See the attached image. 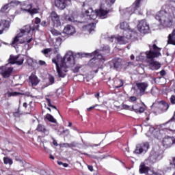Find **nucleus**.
Returning a JSON list of instances; mask_svg holds the SVG:
<instances>
[{"instance_id":"f257e3e1","label":"nucleus","mask_w":175,"mask_h":175,"mask_svg":"<svg viewBox=\"0 0 175 175\" xmlns=\"http://www.w3.org/2000/svg\"><path fill=\"white\" fill-rule=\"evenodd\" d=\"M62 59L60 66L58 65V62L56 59H53L52 62L55 64L57 72L59 77H65L66 76V72H68V68H72L75 66V57H73V52L69 51L64 56V59Z\"/></svg>"},{"instance_id":"f03ea898","label":"nucleus","mask_w":175,"mask_h":175,"mask_svg":"<svg viewBox=\"0 0 175 175\" xmlns=\"http://www.w3.org/2000/svg\"><path fill=\"white\" fill-rule=\"evenodd\" d=\"M149 47L150 49L149 52L146 53V58L151 59L149 62V66L152 70H158L161 68V63L155 61L154 58H157V57H159V55H161V53H159V48L155 44L152 46L149 45Z\"/></svg>"},{"instance_id":"7ed1b4c3","label":"nucleus","mask_w":175,"mask_h":175,"mask_svg":"<svg viewBox=\"0 0 175 175\" xmlns=\"http://www.w3.org/2000/svg\"><path fill=\"white\" fill-rule=\"evenodd\" d=\"M83 13L88 17V20H96V18L100 17V18H107V10H105L103 8L96 10V12H94L92 8H88V5L85 3L83 4Z\"/></svg>"},{"instance_id":"20e7f679","label":"nucleus","mask_w":175,"mask_h":175,"mask_svg":"<svg viewBox=\"0 0 175 175\" xmlns=\"http://www.w3.org/2000/svg\"><path fill=\"white\" fill-rule=\"evenodd\" d=\"M155 18L161 23L163 27L170 28V27L173 24V22L172 21V18L170 17V16H169V14H167L166 11H160L156 15Z\"/></svg>"},{"instance_id":"39448f33","label":"nucleus","mask_w":175,"mask_h":175,"mask_svg":"<svg viewBox=\"0 0 175 175\" xmlns=\"http://www.w3.org/2000/svg\"><path fill=\"white\" fill-rule=\"evenodd\" d=\"M131 38H132V31H128L127 33L126 31L124 36H112L108 38V40L111 42V43L114 42L118 44H126Z\"/></svg>"},{"instance_id":"423d86ee","label":"nucleus","mask_w":175,"mask_h":175,"mask_svg":"<svg viewBox=\"0 0 175 175\" xmlns=\"http://www.w3.org/2000/svg\"><path fill=\"white\" fill-rule=\"evenodd\" d=\"M162 158H163V152L161 150L159 146H156L151 150L148 159L150 162H152V163H155V162L161 161Z\"/></svg>"},{"instance_id":"0eeeda50","label":"nucleus","mask_w":175,"mask_h":175,"mask_svg":"<svg viewBox=\"0 0 175 175\" xmlns=\"http://www.w3.org/2000/svg\"><path fill=\"white\" fill-rule=\"evenodd\" d=\"M140 1L142 0H136L131 7L120 10L121 14H126V16H131L133 14L135 10H137L140 7Z\"/></svg>"},{"instance_id":"6e6552de","label":"nucleus","mask_w":175,"mask_h":175,"mask_svg":"<svg viewBox=\"0 0 175 175\" xmlns=\"http://www.w3.org/2000/svg\"><path fill=\"white\" fill-rule=\"evenodd\" d=\"M149 148L150 144L147 142L138 144L135 147L134 154H146Z\"/></svg>"},{"instance_id":"1a4fd4ad","label":"nucleus","mask_w":175,"mask_h":175,"mask_svg":"<svg viewBox=\"0 0 175 175\" xmlns=\"http://www.w3.org/2000/svg\"><path fill=\"white\" fill-rule=\"evenodd\" d=\"M138 93V96H143V95H146L147 92H146L147 90V88H148V83L147 82H138L135 84Z\"/></svg>"},{"instance_id":"9d476101","label":"nucleus","mask_w":175,"mask_h":175,"mask_svg":"<svg viewBox=\"0 0 175 175\" xmlns=\"http://www.w3.org/2000/svg\"><path fill=\"white\" fill-rule=\"evenodd\" d=\"M21 10L27 12V13H29L31 16H33V14H36V13H39L38 8H32V5L27 4L25 2L21 3Z\"/></svg>"},{"instance_id":"9b49d317","label":"nucleus","mask_w":175,"mask_h":175,"mask_svg":"<svg viewBox=\"0 0 175 175\" xmlns=\"http://www.w3.org/2000/svg\"><path fill=\"white\" fill-rule=\"evenodd\" d=\"M137 27L142 33H148V31H150V25L144 19L139 21Z\"/></svg>"},{"instance_id":"f8f14e48","label":"nucleus","mask_w":175,"mask_h":175,"mask_svg":"<svg viewBox=\"0 0 175 175\" xmlns=\"http://www.w3.org/2000/svg\"><path fill=\"white\" fill-rule=\"evenodd\" d=\"M9 64H11L12 65H14V64H16V65H23L24 64V56L23 55H10L9 59Z\"/></svg>"},{"instance_id":"ddd939ff","label":"nucleus","mask_w":175,"mask_h":175,"mask_svg":"<svg viewBox=\"0 0 175 175\" xmlns=\"http://www.w3.org/2000/svg\"><path fill=\"white\" fill-rule=\"evenodd\" d=\"M139 173L143 174V173L146 174V175H161V174L154 172V170L150 169V167L146 166L144 164H141L139 166Z\"/></svg>"},{"instance_id":"4468645a","label":"nucleus","mask_w":175,"mask_h":175,"mask_svg":"<svg viewBox=\"0 0 175 175\" xmlns=\"http://www.w3.org/2000/svg\"><path fill=\"white\" fill-rule=\"evenodd\" d=\"M9 64H6V66H3L1 68V75L4 77V79H9L10 77V75L13 72L12 67H8Z\"/></svg>"},{"instance_id":"2eb2a0df","label":"nucleus","mask_w":175,"mask_h":175,"mask_svg":"<svg viewBox=\"0 0 175 175\" xmlns=\"http://www.w3.org/2000/svg\"><path fill=\"white\" fill-rule=\"evenodd\" d=\"M68 5H70V0H55V6L60 10H64Z\"/></svg>"},{"instance_id":"dca6fc26","label":"nucleus","mask_w":175,"mask_h":175,"mask_svg":"<svg viewBox=\"0 0 175 175\" xmlns=\"http://www.w3.org/2000/svg\"><path fill=\"white\" fill-rule=\"evenodd\" d=\"M83 24L84 23L82 22H78L77 25L78 27H82L83 31H88L89 33H91V32L95 29V23H92L88 25Z\"/></svg>"},{"instance_id":"f3484780","label":"nucleus","mask_w":175,"mask_h":175,"mask_svg":"<svg viewBox=\"0 0 175 175\" xmlns=\"http://www.w3.org/2000/svg\"><path fill=\"white\" fill-rule=\"evenodd\" d=\"M174 144L175 139L173 137H165L163 139V146L165 148H169V147H172V145Z\"/></svg>"},{"instance_id":"a211bd4d","label":"nucleus","mask_w":175,"mask_h":175,"mask_svg":"<svg viewBox=\"0 0 175 175\" xmlns=\"http://www.w3.org/2000/svg\"><path fill=\"white\" fill-rule=\"evenodd\" d=\"M51 20L54 24V27H59L61 25V20H59V16L57 13L53 11L51 14Z\"/></svg>"},{"instance_id":"6ab92c4d","label":"nucleus","mask_w":175,"mask_h":175,"mask_svg":"<svg viewBox=\"0 0 175 175\" xmlns=\"http://www.w3.org/2000/svg\"><path fill=\"white\" fill-rule=\"evenodd\" d=\"M10 27V22L6 20H2L0 22V35L3 33V31H8Z\"/></svg>"},{"instance_id":"aec40b11","label":"nucleus","mask_w":175,"mask_h":175,"mask_svg":"<svg viewBox=\"0 0 175 175\" xmlns=\"http://www.w3.org/2000/svg\"><path fill=\"white\" fill-rule=\"evenodd\" d=\"M29 83L30 84H31V87H36V85L38 84H39L40 83V80L38 78V77H36V75L31 74L29 77Z\"/></svg>"},{"instance_id":"412c9836","label":"nucleus","mask_w":175,"mask_h":175,"mask_svg":"<svg viewBox=\"0 0 175 175\" xmlns=\"http://www.w3.org/2000/svg\"><path fill=\"white\" fill-rule=\"evenodd\" d=\"M63 32L64 33H66V35H73V33H76V29L73 26L68 25L64 27Z\"/></svg>"},{"instance_id":"4be33fe9","label":"nucleus","mask_w":175,"mask_h":175,"mask_svg":"<svg viewBox=\"0 0 175 175\" xmlns=\"http://www.w3.org/2000/svg\"><path fill=\"white\" fill-rule=\"evenodd\" d=\"M24 33H25L21 30V32L18 33L12 41V44H20V42H23V40H20V38H23V36H24Z\"/></svg>"},{"instance_id":"5701e85b","label":"nucleus","mask_w":175,"mask_h":175,"mask_svg":"<svg viewBox=\"0 0 175 175\" xmlns=\"http://www.w3.org/2000/svg\"><path fill=\"white\" fill-rule=\"evenodd\" d=\"M88 55H90V57H94L98 61V62H99L100 59H103V55H102L98 51H96L92 53H88Z\"/></svg>"},{"instance_id":"b1692460","label":"nucleus","mask_w":175,"mask_h":175,"mask_svg":"<svg viewBox=\"0 0 175 175\" xmlns=\"http://www.w3.org/2000/svg\"><path fill=\"white\" fill-rule=\"evenodd\" d=\"M113 65L116 69H118V68H121V66H122V59L115 58L113 60Z\"/></svg>"},{"instance_id":"393cba45","label":"nucleus","mask_w":175,"mask_h":175,"mask_svg":"<svg viewBox=\"0 0 175 175\" xmlns=\"http://www.w3.org/2000/svg\"><path fill=\"white\" fill-rule=\"evenodd\" d=\"M88 65L90 68H98V66H99V62L95 57H93L90 60Z\"/></svg>"},{"instance_id":"a878e982","label":"nucleus","mask_w":175,"mask_h":175,"mask_svg":"<svg viewBox=\"0 0 175 175\" xmlns=\"http://www.w3.org/2000/svg\"><path fill=\"white\" fill-rule=\"evenodd\" d=\"M170 105L169 103H166L165 101H161L160 102V107L162 110V111H167L169 110Z\"/></svg>"},{"instance_id":"bb28decb","label":"nucleus","mask_w":175,"mask_h":175,"mask_svg":"<svg viewBox=\"0 0 175 175\" xmlns=\"http://www.w3.org/2000/svg\"><path fill=\"white\" fill-rule=\"evenodd\" d=\"M33 40V38H32V35L27 36L25 38H24L22 41H19L20 44H23L24 43L29 44Z\"/></svg>"},{"instance_id":"cd10ccee","label":"nucleus","mask_w":175,"mask_h":175,"mask_svg":"<svg viewBox=\"0 0 175 175\" xmlns=\"http://www.w3.org/2000/svg\"><path fill=\"white\" fill-rule=\"evenodd\" d=\"M10 8H16L18 5H20V1L17 0H12L10 3H8Z\"/></svg>"},{"instance_id":"c85d7f7f","label":"nucleus","mask_w":175,"mask_h":175,"mask_svg":"<svg viewBox=\"0 0 175 175\" xmlns=\"http://www.w3.org/2000/svg\"><path fill=\"white\" fill-rule=\"evenodd\" d=\"M23 32L25 33H29L31 32V30H32V28H31V26L29 25H27L21 29Z\"/></svg>"},{"instance_id":"c756f323","label":"nucleus","mask_w":175,"mask_h":175,"mask_svg":"<svg viewBox=\"0 0 175 175\" xmlns=\"http://www.w3.org/2000/svg\"><path fill=\"white\" fill-rule=\"evenodd\" d=\"M120 29L126 31L127 29H129V25L126 22H123L120 23Z\"/></svg>"},{"instance_id":"7c9ffc66","label":"nucleus","mask_w":175,"mask_h":175,"mask_svg":"<svg viewBox=\"0 0 175 175\" xmlns=\"http://www.w3.org/2000/svg\"><path fill=\"white\" fill-rule=\"evenodd\" d=\"M46 120H48V121H49L50 122H53L54 124H55V122H57V120H55L54 118V117H53V116H51V114H46Z\"/></svg>"},{"instance_id":"2f4dec72","label":"nucleus","mask_w":175,"mask_h":175,"mask_svg":"<svg viewBox=\"0 0 175 175\" xmlns=\"http://www.w3.org/2000/svg\"><path fill=\"white\" fill-rule=\"evenodd\" d=\"M37 131L38 132H43V133H46L47 130L46 129V127L42 124H38L37 127Z\"/></svg>"},{"instance_id":"473e14b6","label":"nucleus","mask_w":175,"mask_h":175,"mask_svg":"<svg viewBox=\"0 0 175 175\" xmlns=\"http://www.w3.org/2000/svg\"><path fill=\"white\" fill-rule=\"evenodd\" d=\"M3 163L5 165H13V160L9 157H4L3 158Z\"/></svg>"},{"instance_id":"72a5a7b5","label":"nucleus","mask_w":175,"mask_h":175,"mask_svg":"<svg viewBox=\"0 0 175 175\" xmlns=\"http://www.w3.org/2000/svg\"><path fill=\"white\" fill-rule=\"evenodd\" d=\"M64 18L66 20V21H69L70 23H75V18L70 17L66 14H64Z\"/></svg>"},{"instance_id":"f704fd0d","label":"nucleus","mask_w":175,"mask_h":175,"mask_svg":"<svg viewBox=\"0 0 175 175\" xmlns=\"http://www.w3.org/2000/svg\"><path fill=\"white\" fill-rule=\"evenodd\" d=\"M52 51H53V49L51 48H49V49H43L42 51H41V53H42V54H44V55H47L49 53H51Z\"/></svg>"},{"instance_id":"c9c22d12","label":"nucleus","mask_w":175,"mask_h":175,"mask_svg":"<svg viewBox=\"0 0 175 175\" xmlns=\"http://www.w3.org/2000/svg\"><path fill=\"white\" fill-rule=\"evenodd\" d=\"M139 105L136 104L135 105H133L131 107V110H133L135 113H139Z\"/></svg>"},{"instance_id":"e433bc0d","label":"nucleus","mask_w":175,"mask_h":175,"mask_svg":"<svg viewBox=\"0 0 175 175\" xmlns=\"http://www.w3.org/2000/svg\"><path fill=\"white\" fill-rule=\"evenodd\" d=\"M51 32L54 36H58L61 35V32L58 31V30H55V29L51 30Z\"/></svg>"},{"instance_id":"4c0bfd02","label":"nucleus","mask_w":175,"mask_h":175,"mask_svg":"<svg viewBox=\"0 0 175 175\" xmlns=\"http://www.w3.org/2000/svg\"><path fill=\"white\" fill-rule=\"evenodd\" d=\"M118 83H119L120 84L118 85H115L114 88H121V87L124 85V81L121 79H118Z\"/></svg>"},{"instance_id":"58836bf2","label":"nucleus","mask_w":175,"mask_h":175,"mask_svg":"<svg viewBox=\"0 0 175 175\" xmlns=\"http://www.w3.org/2000/svg\"><path fill=\"white\" fill-rule=\"evenodd\" d=\"M21 93L17 92H12L8 93V96H17L18 95H21Z\"/></svg>"},{"instance_id":"ea45409f","label":"nucleus","mask_w":175,"mask_h":175,"mask_svg":"<svg viewBox=\"0 0 175 175\" xmlns=\"http://www.w3.org/2000/svg\"><path fill=\"white\" fill-rule=\"evenodd\" d=\"M9 8H10V6L9 5V3H7L5 5H4L1 9V12H2L3 13L5 12V11L7 10V9H9Z\"/></svg>"},{"instance_id":"a19ab883","label":"nucleus","mask_w":175,"mask_h":175,"mask_svg":"<svg viewBox=\"0 0 175 175\" xmlns=\"http://www.w3.org/2000/svg\"><path fill=\"white\" fill-rule=\"evenodd\" d=\"M114 2H116V0H106V3L108 6H111Z\"/></svg>"},{"instance_id":"79ce46f5","label":"nucleus","mask_w":175,"mask_h":175,"mask_svg":"<svg viewBox=\"0 0 175 175\" xmlns=\"http://www.w3.org/2000/svg\"><path fill=\"white\" fill-rule=\"evenodd\" d=\"M122 108L124 109V110H132V108H131V107L128 105H125V104H123L122 105Z\"/></svg>"},{"instance_id":"37998d69","label":"nucleus","mask_w":175,"mask_h":175,"mask_svg":"<svg viewBox=\"0 0 175 175\" xmlns=\"http://www.w3.org/2000/svg\"><path fill=\"white\" fill-rule=\"evenodd\" d=\"M172 105H175V96L172 95L170 98Z\"/></svg>"},{"instance_id":"c03bdc74","label":"nucleus","mask_w":175,"mask_h":175,"mask_svg":"<svg viewBox=\"0 0 175 175\" xmlns=\"http://www.w3.org/2000/svg\"><path fill=\"white\" fill-rule=\"evenodd\" d=\"M170 165H171V166H170V168H171V169H174V168H175V158H174V157L173 158V161H172V163L170 162Z\"/></svg>"},{"instance_id":"a18cd8bd","label":"nucleus","mask_w":175,"mask_h":175,"mask_svg":"<svg viewBox=\"0 0 175 175\" xmlns=\"http://www.w3.org/2000/svg\"><path fill=\"white\" fill-rule=\"evenodd\" d=\"M45 99L47 102L48 106H51V100L50 98H49V96H46Z\"/></svg>"},{"instance_id":"49530a36","label":"nucleus","mask_w":175,"mask_h":175,"mask_svg":"<svg viewBox=\"0 0 175 175\" xmlns=\"http://www.w3.org/2000/svg\"><path fill=\"white\" fill-rule=\"evenodd\" d=\"M38 64H39V65H40V66H46V65H47V64H46V62H44L43 60H39Z\"/></svg>"},{"instance_id":"de8ad7c7","label":"nucleus","mask_w":175,"mask_h":175,"mask_svg":"<svg viewBox=\"0 0 175 175\" xmlns=\"http://www.w3.org/2000/svg\"><path fill=\"white\" fill-rule=\"evenodd\" d=\"M49 81L50 82V84H54V81H55L54 77L49 76Z\"/></svg>"},{"instance_id":"09e8293b","label":"nucleus","mask_w":175,"mask_h":175,"mask_svg":"<svg viewBox=\"0 0 175 175\" xmlns=\"http://www.w3.org/2000/svg\"><path fill=\"white\" fill-rule=\"evenodd\" d=\"M58 165H62L64 167H68L69 165L68 163H63L62 161H57Z\"/></svg>"},{"instance_id":"8fccbe9b","label":"nucleus","mask_w":175,"mask_h":175,"mask_svg":"<svg viewBox=\"0 0 175 175\" xmlns=\"http://www.w3.org/2000/svg\"><path fill=\"white\" fill-rule=\"evenodd\" d=\"M15 160L17 161L18 162H21L22 165H24V161H23V160L20 157H16L15 158Z\"/></svg>"},{"instance_id":"3c124183","label":"nucleus","mask_w":175,"mask_h":175,"mask_svg":"<svg viewBox=\"0 0 175 175\" xmlns=\"http://www.w3.org/2000/svg\"><path fill=\"white\" fill-rule=\"evenodd\" d=\"M76 146H77V143L75 142H71L70 144V148H72V147H76Z\"/></svg>"},{"instance_id":"603ef678","label":"nucleus","mask_w":175,"mask_h":175,"mask_svg":"<svg viewBox=\"0 0 175 175\" xmlns=\"http://www.w3.org/2000/svg\"><path fill=\"white\" fill-rule=\"evenodd\" d=\"M97 106H98V105H95L93 107H90L89 108L87 109V110L88 111H91V110H94V109H95Z\"/></svg>"},{"instance_id":"864d4df0","label":"nucleus","mask_w":175,"mask_h":175,"mask_svg":"<svg viewBox=\"0 0 175 175\" xmlns=\"http://www.w3.org/2000/svg\"><path fill=\"white\" fill-rule=\"evenodd\" d=\"M138 113H144V107H139V108H138Z\"/></svg>"},{"instance_id":"5fc2aeb1","label":"nucleus","mask_w":175,"mask_h":175,"mask_svg":"<svg viewBox=\"0 0 175 175\" xmlns=\"http://www.w3.org/2000/svg\"><path fill=\"white\" fill-rule=\"evenodd\" d=\"M174 120H175V111H174L173 117L168 122H167L166 124H169V122H172V121H174Z\"/></svg>"},{"instance_id":"6e6d98bb","label":"nucleus","mask_w":175,"mask_h":175,"mask_svg":"<svg viewBox=\"0 0 175 175\" xmlns=\"http://www.w3.org/2000/svg\"><path fill=\"white\" fill-rule=\"evenodd\" d=\"M41 20L40 18H39L38 17L36 18L35 19V24L38 25V24H40Z\"/></svg>"},{"instance_id":"4d7b16f0","label":"nucleus","mask_w":175,"mask_h":175,"mask_svg":"<svg viewBox=\"0 0 175 175\" xmlns=\"http://www.w3.org/2000/svg\"><path fill=\"white\" fill-rule=\"evenodd\" d=\"M36 29H39V25H34V26L31 28V31H36Z\"/></svg>"},{"instance_id":"13d9d810","label":"nucleus","mask_w":175,"mask_h":175,"mask_svg":"<svg viewBox=\"0 0 175 175\" xmlns=\"http://www.w3.org/2000/svg\"><path fill=\"white\" fill-rule=\"evenodd\" d=\"M130 100H131V102H136V100H137V98H136L135 96H131L130 97Z\"/></svg>"},{"instance_id":"bf43d9fd","label":"nucleus","mask_w":175,"mask_h":175,"mask_svg":"<svg viewBox=\"0 0 175 175\" xmlns=\"http://www.w3.org/2000/svg\"><path fill=\"white\" fill-rule=\"evenodd\" d=\"M56 43L58 44V46H61V38H57Z\"/></svg>"},{"instance_id":"052dcab7","label":"nucleus","mask_w":175,"mask_h":175,"mask_svg":"<svg viewBox=\"0 0 175 175\" xmlns=\"http://www.w3.org/2000/svg\"><path fill=\"white\" fill-rule=\"evenodd\" d=\"M88 167L90 172H94V167L92 165H88Z\"/></svg>"},{"instance_id":"680f3d73","label":"nucleus","mask_w":175,"mask_h":175,"mask_svg":"<svg viewBox=\"0 0 175 175\" xmlns=\"http://www.w3.org/2000/svg\"><path fill=\"white\" fill-rule=\"evenodd\" d=\"M160 75L161 76H165V75H166V71H165V70H161Z\"/></svg>"},{"instance_id":"e2e57ef3","label":"nucleus","mask_w":175,"mask_h":175,"mask_svg":"<svg viewBox=\"0 0 175 175\" xmlns=\"http://www.w3.org/2000/svg\"><path fill=\"white\" fill-rule=\"evenodd\" d=\"M47 23L46 22V21H43L42 23H41V25L42 27H46Z\"/></svg>"},{"instance_id":"0e129e2a","label":"nucleus","mask_w":175,"mask_h":175,"mask_svg":"<svg viewBox=\"0 0 175 175\" xmlns=\"http://www.w3.org/2000/svg\"><path fill=\"white\" fill-rule=\"evenodd\" d=\"M53 144L56 147L58 146V143L57 142V140L53 139Z\"/></svg>"},{"instance_id":"69168bd1","label":"nucleus","mask_w":175,"mask_h":175,"mask_svg":"<svg viewBox=\"0 0 175 175\" xmlns=\"http://www.w3.org/2000/svg\"><path fill=\"white\" fill-rule=\"evenodd\" d=\"M63 146H64V147H66V148L68 147L70 148V144L64 143V144H63Z\"/></svg>"},{"instance_id":"338daca9","label":"nucleus","mask_w":175,"mask_h":175,"mask_svg":"<svg viewBox=\"0 0 175 175\" xmlns=\"http://www.w3.org/2000/svg\"><path fill=\"white\" fill-rule=\"evenodd\" d=\"M96 159H98L99 161H102V159H105V157H95Z\"/></svg>"},{"instance_id":"774afa93","label":"nucleus","mask_w":175,"mask_h":175,"mask_svg":"<svg viewBox=\"0 0 175 175\" xmlns=\"http://www.w3.org/2000/svg\"><path fill=\"white\" fill-rule=\"evenodd\" d=\"M23 107H25V109H27V103H24L23 105Z\"/></svg>"}]
</instances>
